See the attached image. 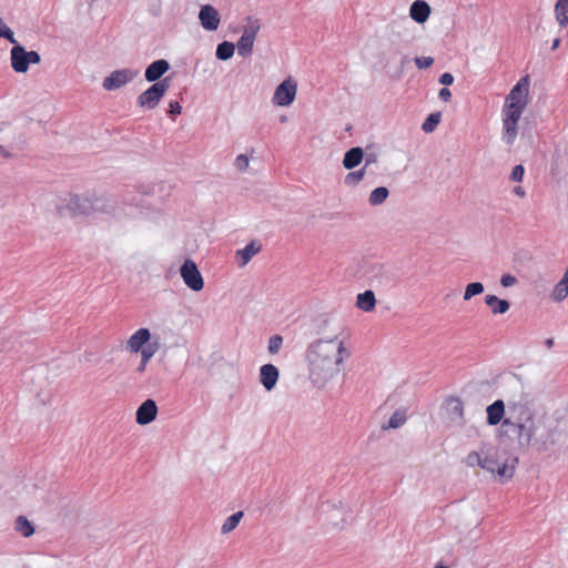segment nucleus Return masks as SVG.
I'll return each instance as SVG.
<instances>
[{"mask_svg": "<svg viewBox=\"0 0 568 568\" xmlns=\"http://www.w3.org/2000/svg\"><path fill=\"white\" fill-rule=\"evenodd\" d=\"M443 414L449 425H464V404L458 397H449L443 405Z\"/></svg>", "mask_w": 568, "mask_h": 568, "instance_id": "f8f14e48", "label": "nucleus"}, {"mask_svg": "<svg viewBox=\"0 0 568 568\" xmlns=\"http://www.w3.org/2000/svg\"><path fill=\"white\" fill-rule=\"evenodd\" d=\"M181 111H182V106L180 105V103L178 101L170 102L168 113L171 116H175V115L180 114Z\"/></svg>", "mask_w": 568, "mask_h": 568, "instance_id": "49530a36", "label": "nucleus"}, {"mask_svg": "<svg viewBox=\"0 0 568 568\" xmlns=\"http://www.w3.org/2000/svg\"><path fill=\"white\" fill-rule=\"evenodd\" d=\"M152 335L149 328L141 327L133 333L126 342V349L131 353H139L145 345L152 342Z\"/></svg>", "mask_w": 568, "mask_h": 568, "instance_id": "dca6fc26", "label": "nucleus"}, {"mask_svg": "<svg viewBox=\"0 0 568 568\" xmlns=\"http://www.w3.org/2000/svg\"><path fill=\"white\" fill-rule=\"evenodd\" d=\"M139 75L138 70L120 69L110 73L103 79L102 87L106 91L118 90L129 82L133 81Z\"/></svg>", "mask_w": 568, "mask_h": 568, "instance_id": "9d476101", "label": "nucleus"}, {"mask_svg": "<svg viewBox=\"0 0 568 568\" xmlns=\"http://www.w3.org/2000/svg\"><path fill=\"white\" fill-rule=\"evenodd\" d=\"M528 85V77L521 78L506 98L503 113L505 138L508 140L517 135V123L527 105Z\"/></svg>", "mask_w": 568, "mask_h": 568, "instance_id": "7ed1b4c3", "label": "nucleus"}, {"mask_svg": "<svg viewBox=\"0 0 568 568\" xmlns=\"http://www.w3.org/2000/svg\"><path fill=\"white\" fill-rule=\"evenodd\" d=\"M363 276L371 287L378 291H387L396 284L395 273L388 266L379 263H367Z\"/></svg>", "mask_w": 568, "mask_h": 568, "instance_id": "20e7f679", "label": "nucleus"}, {"mask_svg": "<svg viewBox=\"0 0 568 568\" xmlns=\"http://www.w3.org/2000/svg\"><path fill=\"white\" fill-rule=\"evenodd\" d=\"M454 82V75L449 72H445L439 77V83L444 85H450Z\"/></svg>", "mask_w": 568, "mask_h": 568, "instance_id": "de8ad7c7", "label": "nucleus"}, {"mask_svg": "<svg viewBox=\"0 0 568 568\" xmlns=\"http://www.w3.org/2000/svg\"><path fill=\"white\" fill-rule=\"evenodd\" d=\"M170 64L164 59H159L153 61L151 64H149L145 69V80L149 82H158L161 81L160 79L162 75L169 71Z\"/></svg>", "mask_w": 568, "mask_h": 568, "instance_id": "6ab92c4d", "label": "nucleus"}, {"mask_svg": "<svg viewBox=\"0 0 568 568\" xmlns=\"http://www.w3.org/2000/svg\"><path fill=\"white\" fill-rule=\"evenodd\" d=\"M485 287L480 282H473L466 285L464 292V300L469 301L474 296L479 295L484 292Z\"/></svg>", "mask_w": 568, "mask_h": 568, "instance_id": "473e14b6", "label": "nucleus"}, {"mask_svg": "<svg viewBox=\"0 0 568 568\" xmlns=\"http://www.w3.org/2000/svg\"><path fill=\"white\" fill-rule=\"evenodd\" d=\"M414 62L418 69H427L433 65L434 59L432 57H416Z\"/></svg>", "mask_w": 568, "mask_h": 568, "instance_id": "a19ab883", "label": "nucleus"}, {"mask_svg": "<svg viewBox=\"0 0 568 568\" xmlns=\"http://www.w3.org/2000/svg\"><path fill=\"white\" fill-rule=\"evenodd\" d=\"M344 342L336 334L313 342L306 353L310 378L317 387H324L341 372L344 357L348 356Z\"/></svg>", "mask_w": 568, "mask_h": 568, "instance_id": "f257e3e1", "label": "nucleus"}, {"mask_svg": "<svg viewBox=\"0 0 568 568\" xmlns=\"http://www.w3.org/2000/svg\"><path fill=\"white\" fill-rule=\"evenodd\" d=\"M26 55L28 57L29 65L38 64L41 61V57L37 51H27L26 50Z\"/></svg>", "mask_w": 568, "mask_h": 568, "instance_id": "a18cd8bd", "label": "nucleus"}, {"mask_svg": "<svg viewBox=\"0 0 568 568\" xmlns=\"http://www.w3.org/2000/svg\"><path fill=\"white\" fill-rule=\"evenodd\" d=\"M235 45L232 42L223 41L217 44L216 58L222 61L231 59L234 54Z\"/></svg>", "mask_w": 568, "mask_h": 568, "instance_id": "7c9ffc66", "label": "nucleus"}, {"mask_svg": "<svg viewBox=\"0 0 568 568\" xmlns=\"http://www.w3.org/2000/svg\"><path fill=\"white\" fill-rule=\"evenodd\" d=\"M483 454L477 452H470L466 457V464L469 467L479 466L481 464Z\"/></svg>", "mask_w": 568, "mask_h": 568, "instance_id": "58836bf2", "label": "nucleus"}, {"mask_svg": "<svg viewBox=\"0 0 568 568\" xmlns=\"http://www.w3.org/2000/svg\"><path fill=\"white\" fill-rule=\"evenodd\" d=\"M123 204H133V202H129L126 200H123Z\"/></svg>", "mask_w": 568, "mask_h": 568, "instance_id": "052dcab7", "label": "nucleus"}, {"mask_svg": "<svg viewBox=\"0 0 568 568\" xmlns=\"http://www.w3.org/2000/svg\"><path fill=\"white\" fill-rule=\"evenodd\" d=\"M199 20L203 29L207 31L217 30L221 18L219 11L211 4H204L199 12Z\"/></svg>", "mask_w": 568, "mask_h": 568, "instance_id": "4468645a", "label": "nucleus"}, {"mask_svg": "<svg viewBox=\"0 0 568 568\" xmlns=\"http://www.w3.org/2000/svg\"><path fill=\"white\" fill-rule=\"evenodd\" d=\"M516 282H517V278L515 276H513L511 274H504L500 277V284L503 287H510V286L515 285Z\"/></svg>", "mask_w": 568, "mask_h": 568, "instance_id": "c03bdc74", "label": "nucleus"}, {"mask_svg": "<svg viewBox=\"0 0 568 568\" xmlns=\"http://www.w3.org/2000/svg\"><path fill=\"white\" fill-rule=\"evenodd\" d=\"M568 0H557L555 4L556 19L560 27L568 26Z\"/></svg>", "mask_w": 568, "mask_h": 568, "instance_id": "bb28decb", "label": "nucleus"}, {"mask_svg": "<svg viewBox=\"0 0 568 568\" xmlns=\"http://www.w3.org/2000/svg\"><path fill=\"white\" fill-rule=\"evenodd\" d=\"M485 303L491 307L494 315L505 314L510 308V303L507 300H501L496 295L488 294L485 296Z\"/></svg>", "mask_w": 568, "mask_h": 568, "instance_id": "393cba45", "label": "nucleus"}, {"mask_svg": "<svg viewBox=\"0 0 568 568\" xmlns=\"http://www.w3.org/2000/svg\"><path fill=\"white\" fill-rule=\"evenodd\" d=\"M170 87V79L165 78L161 81L153 83L149 89L143 91L138 97V105L148 110H153L158 106L159 102L166 93Z\"/></svg>", "mask_w": 568, "mask_h": 568, "instance_id": "423d86ee", "label": "nucleus"}, {"mask_svg": "<svg viewBox=\"0 0 568 568\" xmlns=\"http://www.w3.org/2000/svg\"><path fill=\"white\" fill-rule=\"evenodd\" d=\"M389 195V191L386 186H378L374 189L368 196V203L372 206L383 204Z\"/></svg>", "mask_w": 568, "mask_h": 568, "instance_id": "cd10ccee", "label": "nucleus"}, {"mask_svg": "<svg viewBox=\"0 0 568 568\" xmlns=\"http://www.w3.org/2000/svg\"><path fill=\"white\" fill-rule=\"evenodd\" d=\"M407 419L406 412L402 409H397L390 416L388 423L386 425H383V429H396L405 424Z\"/></svg>", "mask_w": 568, "mask_h": 568, "instance_id": "c756f323", "label": "nucleus"}, {"mask_svg": "<svg viewBox=\"0 0 568 568\" xmlns=\"http://www.w3.org/2000/svg\"><path fill=\"white\" fill-rule=\"evenodd\" d=\"M180 274L184 284L194 292H200L204 287V280L195 262L186 258L180 267Z\"/></svg>", "mask_w": 568, "mask_h": 568, "instance_id": "1a4fd4ad", "label": "nucleus"}, {"mask_svg": "<svg viewBox=\"0 0 568 568\" xmlns=\"http://www.w3.org/2000/svg\"><path fill=\"white\" fill-rule=\"evenodd\" d=\"M95 194H69L68 199L57 204V211L63 215V211L68 210L71 216H87L94 212Z\"/></svg>", "mask_w": 568, "mask_h": 568, "instance_id": "39448f33", "label": "nucleus"}, {"mask_svg": "<svg viewBox=\"0 0 568 568\" xmlns=\"http://www.w3.org/2000/svg\"><path fill=\"white\" fill-rule=\"evenodd\" d=\"M160 347H161L160 338H159V336H155V337H153L152 342H150L148 345H145L143 347V349L140 351L141 361L136 367L138 373L142 374L145 372L148 363L154 356V354L160 349Z\"/></svg>", "mask_w": 568, "mask_h": 568, "instance_id": "aec40b11", "label": "nucleus"}, {"mask_svg": "<svg viewBox=\"0 0 568 568\" xmlns=\"http://www.w3.org/2000/svg\"><path fill=\"white\" fill-rule=\"evenodd\" d=\"M12 156V152L8 150L3 144H0V158L8 159Z\"/></svg>", "mask_w": 568, "mask_h": 568, "instance_id": "603ef678", "label": "nucleus"}, {"mask_svg": "<svg viewBox=\"0 0 568 568\" xmlns=\"http://www.w3.org/2000/svg\"><path fill=\"white\" fill-rule=\"evenodd\" d=\"M409 14L415 22L424 23L430 14V7L424 0H416L410 6Z\"/></svg>", "mask_w": 568, "mask_h": 568, "instance_id": "4be33fe9", "label": "nucleus"}, {"mask_svg": "<svg viewBox=\"0 0 568 568\" xmlns=\"http://www.w3.org/2000/svg\"><path fill=\"white\" fill-rule=\"evenodd\" d=\"M560 282L568 286V268H567V270H566V272L564 273V276H562V278L560 280Z\"/></svg>", "mask_w": 568, "mask_h": 568, "instance_id": "4d7b16f0", "label": "nucleus"}, {"mask_svg": "<svg viewBox=\"0 0 568 568\" xmlns=\"http://www.w3.org/2000/svg\"><path fill=\"white\" fill-rule=\"evenodd\" d=\"M525 174V169L521 164H517L513 168L509 180L513 182H521Z\"/></svg>", "mask_w": 568, "mask_h": 568, "instance_id": "ea45409f", "label": "nucleus"}, {"mask_svg": "<svg viewBox=\"0 0 568 568\" xmlns=\"http://www.w3.org/2000/svg\"><path fill=\"white\" fill-rule=\"evenodd\" d=\"M537 433L535 412L521 400H508V415L499 429V436L516 440L520 448H528Z\"/></svg>", "mask_w": 568, "mask_h": 568, "instance_id": "f03ea898", "label": "nucleus"}, {"mask_svg": "<svg viewBox=\"0 0 568 568\" xmlns=\"http://www.w3.org/2000/svg\"><path fill=\"white\" fill-rule=\"evenodd\" d=\"M158 415V405L155 400L148 398L136 409L135 420L139 425L152 423Z\"/></svg>", "mask_w": 568, "mask_h": 568, "instance_id": "2eb2a0df", "label": "nucleus"}, {"mask_svg": "<svg viewBox=\"0 0 568 568\" xmlns=\"http://www.w3.org/2000/svg\"><path fill=\"white\" fill-rule=\"evenodd\" d=\"M0 38L7 39L10 43L17 44V40L14 38L11 29L0 19Z\"/></svg>", "mask_w": 568, "mask_h": 568, "instance_id": "4c0bfd02", "label": "nucleus"}, {"mask_svg": "<svg viewBox=\"0 0 568 568\" xmlns=\"http://www.w3.org/2000/svg\"><path fill=\"white\" fill-rule=\"evenodd\" d=\"M483 458L480 467L491 474H497L500 479H510L514 476L515 466L507 463H499L496 458L497 452L490 448L487 452L481 450Z\"/></svg>", "mask_w": 568, "mask_h": 568, "instance_id": "0eeeda50", "label": "nucleus"}, {"mask_svg": "<svg viewBox=\"0 0 568 568\" xmlns=\"http://www.w3.org/2000/svg\"><path fill=\"white\" fill-rule=\"evenodd\" d=\"M365 158V152L359 146L351 148L345 154L343 159V166L346 170H353L358 166Z\"/></svg>", "mask_w": 568, "mask_h": 568, "instance_id": "5701e85b", "label": "nucleus"}, {"mask_svg": "<svg viewBox=\"0 0 568 568\" xmlns=\"http://www.w3.org/2000/svg\"><path fill=\"white\" fill-rule=\"evenodd\" d=\"M559 44H560V39L559 38L555 39L552 42V45H551V50H556L559 47Z\"/></svg>", "mask_w": 568, "mask_h": 568, "instance_id": "13d9d810", "label": "nucleus"}, {"mask_svg": "<svg viewBox=\"0 0 568 568\" xmlns=\"http://www.w3.org/2000/svg\"><path fill=\"white\" fill-rule=\"evenodd\" d=\"M16 530L23 537H30L34 534L33 525L28 520L26 516H18L16 519Z\"/></svg>", "mask_w": 568, "mask_h": 568, "instance_id": "c85d7f7f", "label": "nucleus"}, {"mask_svg": "<svg viewBox=\"0 0 568 568\" xmlns=\"http://www.w3.org/2000/svg\"><path fill=\"white\" fill-rule=\"evenodd\" d=\"M438 97H439L440 100L447 102L450 99V97H452V92H450L449 89L443 88V89L439 90Z\"/></svg>", "mask_w": 568, "mask_h": 568, "instance_id": "8fccbe9b", "label": "nucleus"}, {"mask_svg": "<svg viewBox=\"0 0 568 568\" xmlns=\"http://www.w3.org/2000/svg\"><path fill=\"white\" fill-rule=\"evenodd\" d=\"M514 193H515L516 195H518V196H521V197H523V196H525V191H524V189H523L521 186H516V187L514 189Z\"/></svg>", "mask_w": 568, "mask_h": 568, "instance_id": "6e6d98bb", "label": "nucleus"}, {"mask_svg": "<svg viewBox=\"0 0 568 568\" xmlns=\"http://www.w3.org/2000/svg\"><path fill=\"white\" fill-rule=\"evenodd\" d=\"M243 517V511H236L226 518L224 524L222 525L221 531L222 534H229L240 524Z\"/></svg>", "mask_w": 568, "mask_h": 568, "instance_id": "2f4dec72", "label": "nucleus"}, {"mask_svg": "<svg viewBox=\"0 0 568 568\" xmlns=\"http://www.w3.org/2000/svg\"><path fill=\"white\" fill-rule=\"evenodd\" d=\"M440 121V113H430L422 125L425 132H432Z\"/></svg>", "mask_w": 568, "mask_h": 568, "instance_id": "c9c22d12", "label": "nucleus"}, {"mask_svg": "<svg viewBox=\"0 0 568 568\" xmlns=\"http://www.w3.org/2000/svg\"><path fill=\"white\" fill-rule=\"evenodd\" d=\"M119 209V201L116 197L106 195H95L94 197V212H102L114 215Z\"/></svg>", "mask_w": 568, "mask_h": 568, "instance_id": "412c9836", "label": "nucleus"}, {"mask_svg": "<svg viewBox=\"0 0 568 568\" xmlns=\"http://www.w3.org/2000/svg\"><path fill=\"white\" fill-rule=\"evenodd\" d=\"M486 423L489 426L501 425L508 415V403L506 404L503 399H496L486 407Z\"/></svg>", "mask_w": 568, "mask_h": 568, "instance_id": "ddd939ff", "label": "nucleus"}, {"mask_svg": "<svg viewBox=\"0 0 568 568\" xmlns=\"http://www.w3.org/2000/svg\"><path fill=\"white\" fill-rule=\"evenodd\" d=\"M247 23L236 43L237 53L243 58L252 54L254 41L261 28L260 21L253 17H247Z\"/></svg>", "mask_w": 568, "mask_h": 568, "instance_id": "6e6552de", "label": "nucleus"}, {"mask_svg": "<svg viewBox=\"0 0 568 568\" xmlns=\"http://www.w3.org/2000/svg\"><path fill=\"white\" fill-rule=\"evenodd\" d=\"M376 298L372 290L359 293L356 300V306L364 312H372L375 308Z\"/></svg>", "mask_w": 568, "mask_h": 568, "instance_id": "a878e982", "label": "nucleus"}, {"mask_svg": "<svg viewBox=\"0 0 568 568\" xmlns=\"http://www.w3.org/2000/svg\"><path fill=\"white\" fill-rule=\"evenodd\" d=\"M568 296V286L560 281L555 285L551 297L556 302H561Z\"/></svg>", "mask_w": 568, "mask_h": 568, "instance_id": "f704fd0d", "label": "nucleus"}, {"mask_svg": "<svg viewBox=\"0 0 568 568\" xmlns=\"http://www.w3.org/2000/svg\"><path fill=\"white\" fill-rule=\"evenodd\" d=\"M262 250V245L257 243L255 240L251 241L248 244L245 245L244 248L239 250L236 252V255L240 258L239 265L245 266L251 258L257 254Z\"/></svg>", "mask_w": 568, "mask_h": 568, "instance_id": "b1692460", "label": "nucleus"}, {"mask_svg": "<svg viewBox=\"0 0 568 568\" xmlns=\"http://www.w3.org/2000/svg\"><path fill=\"white\" fill-rule=\"evenodd\" d=\"M297 92V83L292 78L285 79L277 85L273 95V103L278 106H287L293 103Z\"/></svg>", "mask_w": 568, "mask_h": 568, "instance_id": "9b49d317", "label": "nucleus"}, {"mask_svg": "<svg viewBox=\"0 0 568 568\" xmlns=\"http://www.w3.org/2000/svg\"><path fill=\"white\" fill-rule=\"evenodd\" d=\"M535 125H531L528 121L523 126L521 139L534 140L536 138Z\"/></svg>", "mask_w": 568, "mask_h": 568, "instance_id": "79ce46f5", "label": "nucleus"}, {"mask_svg": "<svg viewBox=\"0 0 568 568\" xmlns=\"http://www.w3.org/2000/svg\"><path fill=\"white\" fill-rule=\"evenodd\" d=\"M400 27L403 31L407 32L410 28H413V23L407 18H404L400 22Z\"/></svg>", "mask_w": 568, "mask_h": 568, "instance_id": "864d4df0", "label": "nucleus"}, {"mask_svg": "<svg viewBox=\"0 0 568 568\" xmlns=\"http://www.w3.org/2000/svg\"><path fill=\"white\" fill-rule=\"evenodd\" d=\"M11 67L17 73H26L29 69L26 48L17 42L10 50Z\"/></svg>", "mask_w": 568, "mask_h": 568, "instance_id": "f3484780", "label": "nucleus"}, {"mask_svg": "<svg viewBox=\"0 0 568 568\" xmlns=\"http://www.w3.org/2000/svg\"><path fill=\"white\" fill-rule=\"evenodd\" d=\"M280 377L278 368L273 364H264L260 368V382L263 387L271 392L275 388Z\"/></svg>", "mask_w": 568, "mask_h": 568, "instance_id": "a211bd4d", "label": "nucleus"}, {"mask_svg": "<svg viewBox=\"0 0 568 568\" xmlns=\"http://www.w3.org/2000/svg\"><path fill=\"white\" fill-rule=\"evenodd\" d=\"M545 344H546V346H547L548 348H551V347H552V345H554V339H552V338H547V339H546V342H545Z\"/></svg>", "mask_w": 568, "mask_h": 568, "instance_id": "bf43d9fd", "label": "nucleus"}, {"mask_svg": "<svg viewBox=\"0 0 568 568\" xmlns=\"http://www.w3.org/2000/svg\"><path fill=\"white\" fill-rule=\"evenodd\" d=\"M283 344V337L278 334L273 335L268 339L267 351L270 354H277Z\"/></svg>", "mask_w": 568, "mask_h": 568, "instance_id": "e433bc0d", "label": "nucleus"}, {"mask_svg": "<svg viewBox=\"0 0 568 568\" xmlns=\"http://www.w3.org/2000/svg\"><path fill=\"white\" fill-rule=\"evenodd\" d=\"M409 62V59L407 55H402L400 59V73L403 72L404 67Z\"/></svg>", "mask_w": 568, "mask_h": 568, "instance_id": "5fc2aeb1", "label": "nucleus"}, {"mask_svg": "<svg viewBox=\"0 0 568 568\" xmlns=\"http://www.w3.org/2000/svg\"><path fill=\"white\" fill-rule=\"evenodd\" d=\"M363 161H365V165L364 166L366 169L369 164L377 162V155L374 154V153H367V154H365V158H364Z\"/></svg>", "mask_w": 568, "mask_h": 568, "instance_id": "3c124183", "label": "nucleus"}, {"mask_svg": "<svg viewBox=\"0 0 568 568\" xmlns=\"http://www.w3.org/2000/svg\"><path fill=\"white\" fill-rule=\"evenodd\" d=\"M234 165L239 171H244L248 166V156L247 154H240L236 156L234 161Z\"/></svg>", "mask_w": 568, "mask_h": 568, "instance_id": "37998d69", "label": "nucleus"}, {"mask_svg": "<svg viewBox=\"0 0 568 568\" xmlns=\"http://www.w3.org/2000/svg\"><path fill=\"white\" fill-rule=\"evenodd\" d=\"M365 173H366L365 166H363L362 169H359L357 171L349 172L345 176V184L346 185H356L364 179Z\"/></svg>", "mask_w": 568, "mask_h": 568, "instance_id": "72a5a7b5", "label": "nucleus"}, {"mask_svg": "<svg viewBox=\"0 0 568 568\" xmlns=\"http://www.w3.org/2000/svg\"><path fill=\"white\" fill-rule=\"evenodd\" d=\"M548 444L554 445V440L548 442L547 439H536L535 445L538 446L539 450H545L548 448Z\"/></svg>", "mask_w": 568, "mask_h": 568, "instance_id": "09e8293b", "label": "nucleus"}]
</instances>
